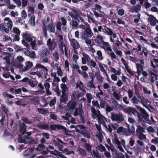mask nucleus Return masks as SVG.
Returning <instances> with one entry per match:
<instances>
[{
    "label": "nucleus",
    "mask_w": 158,
    "mask_h": 158,
    "mask_svg": "<svg viewBox=\"0 0 158 158\" xmlns=\"http://www.w3.org/2000/svg\"><path fill=\"white\" fill-rule=\"evenodd\" d=\"M113 95L114 97L118 101L120 99V97L116 92L114 91L113 93Z\"/></svg>",
    "instance_id": "obj_51"
},
{
    "label": "nucleus",
    "mask_w": 158,
    "mask_h": 158,
    "mask_svg": "<svg viewBox=\"0 0 158 158\" xmlns=\"http://www.w3.org/2000/svg\"><path fill=\"white\" fill-rule=\"evenodd\" d=\"M140 102L145 107V106H147L146 105V104H147L149 102H150V101L148 99H146L145 98H144L141 101H140Z\"/></svg>",
    "instance_id": "obj_44"
},
{
    "label": "nucleus",
    "mask_w": 158,
    "mask_h": 158,
    "mask_svg": "<svg viewBox=\"0 0 158 158\" xmlns=\"http://www.w3.org/2000/svg\"><path fill=\"white\" fill-rule=\"evenodd\" d=\"M42 136L43 138L40 140V142L41 143H46V139L48 140L50 138V135L48 133H43L42 134Z\"/></svg>",
    "instance_id": "obj_13"
},
{
    "label": "nucleus",
    "mask_w": 158,
    "mask_h": 158,
    "mask_svg": "<svg viewBox=\"0 0 158 158\" xmlns=\"http://www.w3.org/2000/svg\"><path fill=\"white\" fill-rule=\"evenodd\" d=\"M150 119L151 120H150L149 118H148L149 121L150 122L149 123L147 122V124L149 125H152L155 124L156 123V121L154 120L153 117L152 116H151L150 117Z\"/></svg>",
    "instance_id": "obj_39"
},
{
    "label": "nucleus",
    "mask_w": 158,
    "mask_h": 158,
    "mask_svg": "<svg viewBox=\"0 0 158 158\" xmlns=\"http://www.w3.org/2000/svg\"><path fill=\"white\" fill-rule=\"evenodd\" d=\"M37 110L40 114H45L47 113L46 110L43 108H37Z\"/></svg>",
    "instance_id": "obj_43"
},
{
    "label": "nucleus",
    "mask_w": 158,
    "mask_h": 158,
    "mask_svg": "<svg viewBox=\"0 0 158 158\" xmlns=\"http://www.w3.org/2000/svg\"><path fill=\"white\" fill-rule=\"evenodd\" d=\"M53 56L56 61H57L59 59V55L57 52H55L53 54Z\"/></svg>",
    "instance_id": "obj_54"
},
{
    "label": "nucleus",
    "mask_w": 158,
    "mask_h": 158,
    "mask_svg": "<svg viewBox=\"0 0 158 158\" xmlns=\"http://www.w3.org/2000/svg\"><path fill=\"white\" fill-rule=\"evenodd\" d=\"M141 5L140 4H138L135 6H133L132 8V11L137 13L140 10Z\"/></svg>",
    "instance_id": "obj_23"
},
{
    "label": "nucleus",
    "mask_w": 158,
    "mask_h": 158,
    "mask_svg": "<svg viewBox=\"0 0 158 158\" xmlns=\"http://www.w3.org/2000/svg\"><path fill=\"white\" fill-rule=\"evenodd\" d=\"M74 12V19L75 20H78V18L81 15V12H77L75 10H73Z\"/></svg>",
    "instance_id": "obj_35"
},
{
    "label": "nucleus",
    "mask_w": 158,
    "mask_h": 158,
    "mask_svg": "<svg viewBox=\"0 0 158 158\" xmlns=\"http://www.w3.org/2000/svg\"><path fill=\"white\" fill-rule=\"evenodd\" d=\"M25 134L27 135H23V138L20 136V135H19V138L18 140V142L19 143H24L25 144L27 143V139H29L30 138L29 136L31 135L32 134V133L31 131L29 132H26Z\"/></svg>",
    "instance_id": "obj_6"
},
{
    "label": "nucleus",
    "mask_w": 158,
    "mask_h": 158,
    "mask_svg": "<svg viewBox=\"0 0 158 158\" xmlns=\"http://www.w3.org/2000/svg\"><path fill=\"white\" fill-rule=\"evenodd\" d=\"M64 152L66 154L69 155L70 154H74V152L73 151H69L67 148H65L64 150Z\"/></svg>",
    "instance_id": "obj_59"
},
{
    "label": "nucleus",
    "mask_w": 158,
    "mask_h": 158,
    "mask_svg": "<svg viewBox=\"0 0 158 158\" xmlns=\"http://www.w3.org/2000/svg\"><path fill=\"white\" fill-rule=\"evenodd\" d=\"M21 15L23 19H25L27 17V13L24 10H23L22 11Z\"/></svg>",
    "instance_id": "obj_64"
},
{
    "label": "nucleus",
    "mask_w": 158,
    "mask_h": 158,
    "mask_svg": "<svg viewBox=\"0 0 158 158\" xmlns=\"http://www.w3.org/2000/svg\"><path fill=\"white\" fill-rule=\"evenodd\" d=\"M132 99V102L134 104H138L140 102V100L138 99L135 96H134Z\"/></svg>",
    "instance_id": "obj_50"
},
{
    "label": "nucleus",
    "mask_w": 158,
    "mask_h": 158,
    "mask_svg": "<svg viewBox=\"0 0 158 158\" xmlns=\"http://www.w3.org/2000/svg\"><path fill=\"white\" fill-rule=\"evenodd\" d=\"M25 64H26V66L24 67L23 69V72L27 71L28 69H31L33 66L32 63L30 61L26 62Z\"/></svg>",
    "instance_id": "obj_17"
},
{
    "label": "nucleus",
    "mask_w": 158,
    "mask_h": 158,
    "mask_svg": "<svg viewBox=\"0 0 158 158\" xmlns=\"http://www.w3.org/2000/svg\"><path fill=\"white\" fill-rule=\"evenodd\" d=\"M136 131L138 134L144 132V129L140 125H138L137 127Z\"/></svg>",
    "instance_id": "obj_25"
},
{
    "label": "nucleus",
    "mask_w": 158,
    "mask_h": 158,
    "mask_svg": "<svg viewBox=\"0 0 158 158\" xmlns=\"http://www.w3.org/2000/svg\"><path fill=\"white\" fill-rule=\"evenodd\" d=\"M22 120L24 122L29 124H31L33 123V122L32 121L29 120L27 117H25L22 119Z\"/></svg>",
    "instance_id": "obj_37"
},
{
    "label": "nucleus",
    "mask_w": 158,
    "mask_h": 158,
    "mask_svg": "<svg viewBox=\"0 0 158 158\" xmlns=\"http://www.w3.org/2000/svg\"><path fill=\"white\" fill-rule=\"evenodd\" d=\"M103 37L100 35H98L96 38L94 39V41L96 45L98 46H100L102 44L103 46L101 47L105 51H106L108 54L110 55L111 58L116 59L117 56L115 55L114 52L112 51V50L109 43L108 42H106L103 40Z\"/></svg>",
    "instance_id": "obj_1"
},
{
    "label": "nucleus",
    "mask_w": 158,
    "mask_h": 158,
    "mask_svg": "<svg viewBox=\"0 0 158 158\" xmlns=\"http://www.w3.org/2000/svg\"><path fill=\"white\" fill-rule=\"evenodd\" d=\"M116 54L119 56L122 57V52L121 51L118 50L117 49H116L115 50H114Z\"/></svg>",
    "instance_id": "obj_56"
},
{
    "label": "nucleus",
    "mask_w": 158,
    "mask_h": 158,
    "mask_svg": "<svg viewBox=\"0 0 158 158\" xmlns=\"http://www.w3.org/2000/svg\"><path fill=\"white\" fill-rule=\"evenodd\" d=\"M91 112L93 114L92 117L94 118H96V116L98 118V123H102L103 125H105V122L107 121V119L102 114L98 115L97 113V111L94 107L91 108Z\"/></svg>",
    "instance_id": "obj_3"
},
{
    "label": "nucleus",
    "mask_w": 158,
    "mask_h": 158,
    "mask_svg": "<svg viewBox=\"0 0 158 158\" xmlns=\"http://www.w3.org/2000/svg\"><path fill=\"white\" fill-rule=\"evenodd\" d=\"M56 29L59 31H60L61 30V23L60 22H58L56 24Z\"/></svg>",
    "instance_id": "obj_53"
},
{
    "label": "nucleus",
    "mask_w": 158,
    "mask_h": 158,
    "mask_svg": "<svg viewBox=\"0 0 158 158\" xmlns=\"http://www.w3.org/2000/svg\"><path fill=\"white\" fill-rule=\"evenodd\" d=\"M4 59L6 60V63L8 65H10V57L9 56H6L4 57Z\"/></svg>",
    "instance_id": "obj_62"
},
{
    "label": "nucleus",
    "mask_w": 158,
    "mask_h": 158,
    "mask_svg": "<svg viewBox=\"0 0 158 158\" xmlns=\"http://www.w3.org/2000/svg\"><path fill=\"white\" fill-rule=\"evenodd\" d=\"M136 107L137 109L140 111V112H138L137 114L138 122L145 127L147 126L146 123H147V122H150L148 120L149 115L144 109L140 107L139 106H137Z\"/></svg>",
    "instance_id": "obj_2"
},
{
    "label": "nucleus",
    "mask_w": 158,
    "mask_h": 158,
    "mask_svg": "<svg viewBox=\"0 0 158 158\" xmlns=\"http://www.w3.org/2000/svg\"><path fill=\"white\" fill-rule=\"evenodd\" d=\"M2 111L6 114H7L8 112L9 111L7 108H6V106L3 105L2 106Z\"/></svg>",
    "instance_id": "obj_60"
},
{
    "label": "nucleus",
    "mask_w": 158,
    "mask_h": 158,
    "mask_svg": "<svg viewBox=\"0 0 158 158\" xmlns=\"http://www.w3.org/2000/svg\"><path fill=\"white\" fill-rule=\"evenodd\" d=\"M28 83L31 87L34 88L38 84V82H34V81L32 80L31 79H30Z\"/></svg>",
    "instance_id": "obj_32"
},
{
    "label": "nucleus",
    "mask_w": 158,
    "mask_h": 158,
    "mask_svg": "<svg viewBox=\"0 0 158 158\" xmlns=\"http://www.w3.org/2000/svg\"><path fill=\"white\" fill-rule=\"evenodd\" d=\"M44 143H41L38 144L37 147L35 149L38 151H41L44 149L45 147V146L44 144Z\"/></svg>",
    "instance_id": "obj_30"
},
{
    "label": "nucleus",
    "mask_w": 158,
    "mask_h": 158,
    "mask_svg": "<svg viewBox=\"0 0 158 158\" xmlns=\"http://www.w3.org/2000/svg\"><path fill=\"white\" fill-rule=\"evenodd\" d=\"M30 101L31 104H34L35 105H38L40 102L39 98L36 97H34L31 98V99Z\"/></svg>",
    "instance_id": "obj_20"
},
{
    "label": "nucleus",
    "mask_w": 158,
    "mask_h": 158,
    "mask_svg": "<svg viewBox=\"0 0 158 158\" xmlns=\"http://www.w3.org/2000/svg\"><path fill=\"white\" fill-rule=\"evenodd\" d=\"M64 46V52L65 53V55L67 56V52L66 50V47L65 46V44H64L63 42H61L60 43V47L61 51L62 52L63 51V48Z\"/></svg>",
    "instance_id": "obj_28"
},
{
    "label": "nucleus",
    "mask_w": 158,
    "mask_h": 158,
    "mask_svg": "<svg viewBox=\"0 0 158 158\" xmlns=\"http://www.w3.org/2000/svg\"><path fill=\"white\" fill-rule=\"evenodd\" d=\"M37 44H36V46H35V48H36V49L35 50H37V45H38L39 46H40L41 45H43V41L42 40H37Z\"/></svg>",
    "instance_id": "obj_58"
},
{
    "label": "nucleus",
    "mask_w": 158,
    "mask_h": 158,
    "mask_svg": "<svg viewBox=\"0 0 158 158\" xmlns=\"http://www.w3.org/2000/svg\"><path fill=\"white\" fill-rule=\"evenodd\" d=\"M26 40L27 41L31 42L30 44L32 48L33 49L35 50V46H36V38L34 36H31V35H29L28 36L25 38Z\"/></svg>",
    "instance_id": "obj_7"
},
{
    "label": "nucleus",
    "mask_w": 158,
    "mask_h": 158,
    "mask_svg": "<svg viewBox=\"0 0 158 158\" xmlns=\"http://www.w3.org/2000/svg\"><path fill=\"white\" fill-rule=\"evenodd\" d=\"M50 54L49 51L46 48H44L40 52L39 55L42 57H47Z\"/></svg>",
    "instance_id": "obj_10"
},
{
    "label": "nucleus",
    "mask_w": 158,
    "mask_h": 158,
    "mask_svg": "<svg viewBox=\"0 0 158 158\" xmlns=\"http://www.w3.org/2000/svg\"><path fill=\"white\" fill-rule=\"evenodd\" d=\"M43 32L44 35V36L45 37H48V34L47 32V27L46 26V23H43Z\"/></svg>",
    "instance_id": "obj_27"
},
{
    "label": "nucleus",
    "mask_w": 158,
    "mask_h": 158,
    "mask_svg": "<svg viewBox=\"0 0 158 158\" xmlns=\"http://www.w3.org/2000/svg\"><path fill=\"white\" fill-rule=\"evenodd\" d=\"M13 31L14 33L16 35H20L21 31L17 27H14Z\"/></svg>",
    "instance_id": "obj_52"
},
{
    "label": "nucleus",
    "mask_w": 158,
    "mask_h": 158,
    "mask_svg": "<svg viewBox=\"0 0 158 158\" xmlns=\"http://www.w3.org/2000/svg\"><path fill=\"white\" fill-rule=\"evenodd\" d=\"M54 91L56 92V94L58 96H59L60 95V91L59 87L58 86L56 87L55 89L54 90Z\"/></svg>",
    "instance_id": "obj_63"
},
{
    "label": "nucleus",
    "mask_w": 158,
    "mask_h": 158,
    "mask_svg": "<svg viewBox=\"0 0 158 158\" xmlns=\"http://www.w3.org/2000/svg\"><path fill=\"white\" fill-rule=\"evenodd\" d=\"M79 153L82 156H85L86 155V153L85 151L82 148H79L78 150Z\"/></svg>",
    "instance_id": "obj_42"
},
{
    "label": "nucleus",
    "mask_w": 158,
    "mask_h": 158,
    "mask_svg": "<svg viewBox=\"0 0 158 158\" xmlns=\"http://www.w3.org/2000/svg\"><path fill=\"white\" fill-rule=\"evenodd\" d=\"M1 116H2V118L0 120V122L1 124L2 125L4 126V121L5 120V116L4 114H1Z\"/></svg>",
    "instance_id": "obj_48"
},
{
    "label": "nucleus",
    "mask_w": 158,
    "mask_h": 158,
    "mask_svg": "<svg viewBox=\"0 0 158 158\" xmlns=\"http://www.w3.org/2000/svg\"><path fill=\"white\" fill-rule=\"evenodd\" d=\"M92 103L93 105L94 106H96L97 108H100V106L99 104L97 101L93 100L92 101Z\"/></svg>",
    "instance_id": "obj_47"
},
{
    "label": "nucleus",
    "mask_w": 158,
    "mask_h": 158,
    "mask_svg": "<svg viewBox=\"0 0 158 158\" xmlns=\"http://www.w3.org/2000/svg\"><path fill=\"white\" fill-rule=\"evenodd\" d=\"M84 57H82V63L83 64H85L86 63V60H88L89 58V56L86 54H85L83 55Z\"/></svg>",
    "instance_id": "obj_31"
},
{
    "label": "nucleus",
    "mask_w": 158,
    "mask_h": 158,
    "mask_svg": "<svg viewBox=\"0 0 158 158\" xmlns=\"http://www.w3.org/2000/svg\"><path fill=\"white\" fill-rule=\"evenodd\" d=\"M47 45L49 49L51 51L55 50L57 46V44L55 40L53 39L52 40L50 38H49L47 41Z\"/></svg>",
    "instance_id": "obj_4"
},
{
    "label": "nucleus",
    "mask_w": 158,
    "mask_h": 158,
    "mask_svg": "<svg viewBox=\"0 0 158 158\" xmlns=\"http://www.w3.org/2000/svg\"><path fill=\"white\" fill-rule=\"evenodd\" d=\"M86 96L87 97L88 102H91V100L93 98L92 97L91 94L90 93H88L86 94Z\"/></svg>",
    "instance_id": "obj_57"
},
{
    "label": "nucleus",
    "mask_w": 158,
    "mask_h": 158,
    "mask_svg": "<svg viewBox=\"0 0 158 158\" xmlns=\"http://www.w3.org/2000/svg\"><path fill=\"white\" fill-rule=\"evenodd\" d=\"M156 74L153 72L151 70L148 72V76L150 78V81L151 83H153L155 81V76Z\"/></svg>",
    "instance_id": "obj_15"
},
{
    "label": "nucleus",
    "mask_w": 158,
    "mask_h": 158,
    "mask_svg": "<svg viewBox=\"0 0 158 158\" xmlns=\"http://www.w3.org/2000/svg\"><path fill=\"white\" fill-rule=\"evenodd\" d=\"M77 105L76 102L73 100H71L69 101L67 106L70 111L74 110Z\"/></svg>",
    "instance_id": "obj_11"
},
{
    "label": "nucleus",
    "mask_w": 158,
    "mask_h": 158,
    "mask_svg": "<svg viewBox=\"0 0 158 158\" xmlns=\"http://www.w3.org/2000/svg\"><path fill=\"white\" fill-rule=\"evenodd\" d=\"M17 60L18 61L19 63L23 62L24 59L23 58L20 56H19L17 57Z\"/></svg>",
    "instance_id": "obj_49"
},
{
    "label": "nucleus",
    "mask_w": 158,
    "mask_h": 158,
    "mask_svg": "<svg viewBox=\"0 0 158 158\" xmlns=\"http://www.w3.org/2000/svg\"><path fill=\"white\" fill-rule=\"evenodd\" d=\"M29 22L30 23L31 25L32 26L35 25V17L33 16L31 17L29 20Z\"/></svg>",
    "instance_id": "obj_41"
},
{
    "label": "nucleus",
    "mask_w": 158,
    "mask_h": 158,
    "mask_svg": "<svg viewBox=\"0 0 158 158\" xmlns=\"http://www.w3.org/2000/svg\"><path fill=\"white\" fill-rule=\"evenodd\" d=\"M35 68H42L44 69L46 72L48 71V69L46 67L44 66V65H41L40 64H37L35 66Z\"/></svg>",
    "instance_id": "obj_40"
},
{
    "label": "nucleus",
    "mask_w": 158,
    "mask_h": 158,
    "mask_svg": "<svg viewBox=\"0 0 158 158\" xmlns=\"http://www.w3.org/2000/svg\"><path fill=\"white\" fill-rule=\"evenodd\" d=\"M151 15H150V18H148V21L150 23L151 25L152 26H155L156 25V22H155L154 19L151 16Z\"/></svg>",
    "instance_id": "obj_22"
},
{
    "label": "nucleus",
    "mask_w": 158,
    "mask_h": 158,
    "mask_svg": "<svg viewBox=\"0 0 158 158\" xmlns=\"http://www.w3.org/2000/svg\"><path fill=\"white\" fill-rule=\"evenodd\" d=\"M38 127L41 129H44L49 130L50 129L49 126L46 124H37Z\"/></svg>",
    "instance_id": "obj_19"
},
{
    "label": "nucleus",
    "mask_w": 158,
    "mask_h": 158,
    "mask_svg": "<svg viewBox=\"0 0 158 158\" xmlns=\"http://www.w3.org/2000/svg\"><path fill=\"white\" fill-rule=\"evenodd\" d=\"M111 118L112 121H117L118 122H121L124 120L122 114H113L111 115Z\"/></svg>",
    "instance_id": "obj_8"
},
{
    "label": "nucleus",
    "mask_w": 158,
    "mask_h": 158,
    "mask_svg": "<svg viewBox=\"0 0 158 158\" xmlns=\"http://www.w3.org/2000/svg\"><path fill=\"white\" fill-rule=\"evenodd\" d=\"M93 154L94 156L93 158H101V156L99 155L98 152H96L94 150L93 151Z\"/></svg>",
    "instance_id": "obj_45"
},
{
    "label": "nucleus",
    "mask_w": 158,
    "mask_h": 158,
    "mask_svg": "<svg viewBox=\"0 0 158 158\" xmlns=\"http://www.w3.org/2000/svg\"><path fill=\"white\" fill-rule=\"evenodd\" d=\"M85 32L88 35H89V36L90 38L93 35V33L90 30V29L88 27L86 28L85 30Z\"/></svg>",
    "instance_id": "obj_29"
},
{
    "label": "nucleus",
    "mask_w": 158,
    "mask_h": 158,
    "mask_svg": "<svg viewBox=\"0 0 158 158\" xmlns=\"http://www.w3.org/2000/svg\"><path fill=\"white\" fill-rule=\"evenodd\" d=\"M71 44L73 49H78L80 45L77 41L75 39H73L70 41Z\"/></svg>",
    "instance_id": "obj_16"
},
{
    "label": "nucleus",
    "mask_w": 158,
    "mask_h": 158,
    "mask_svg": "<svg viewBox=\"0 0 158 158\" xmlns=\"http://www.w3.org/2000/svg\"><path fill=\"white\" fill-rule=\"evenodd\" d=\"M125 112L127 113L130 114H133L135 115L136 114H138V111L136 110L135 108L131 107H129L124 110Z\"/></svg>",
    "instance_id": "obj_9"
},
{
    "label": "nucleus",
    "mask_w": 158,
    "mask_h": 158,
    "mask_svg": "<svg viewBox=\"0 0 158 158\" xmlns=\"http://www.w3.org/2000/svg\"><path fill=\"white\" fill-rule=\"evenodd\" d=\"M98 65H99V68L100 69L101 71L102 72H103L106 75V77H108V74L105 71L104 68L103 67V66H102V65L101 64L99 63Z\"/></svg>",
    "instance_id": "obj_36"
},
{
    "label": "nucleus",
    "mask_w": 158,
    "mask_h": 158,
    "mask_svg": "<svg viewBox=\"0 0 158 158\" xmlns=\"http://www.w3.org/2000/svg\"><path fill=\"white\" fill-rule=\"evenodd\" d=\"M84 147H85L86 150L88 152H89L91 150L92 146L89 144L86 143L85 144Z\"/></svg>",
    "instance_id": "obj_46"
},
{
    "label": "nucleus",
    "mask_w": 158,
    "mask_h": 158,
    "mask_svg": "<svg viewBox=\"0 0 158 158\" xmlns=\"http://www.w3.org/2000/svg\"><path fill=\"white\" fill-rule=\"evenodd\" d=\"M105 32H106V34H107L108 35H110L111 36L113 34V31L111 30V29H110L108 27H106V29H104Z\"/></svg>",
    "instance_id": "obj_33"
},
{
    "label": "nucleus",
    "mask_w": 158,
    "mask_h": 158,
    "mask_svg": "<svg viewBox=\"0 0 158 158\" xmlns=\"http://www.w3.org/2000/svg\"><path fill=\"white\" fill-rule=\"evenodd\" d=\"M48 152H49L50 153L52 154H54V153L53 151H50L48 149L47 150H44L42 152V154L44 155H46L48 153Z\"/></svg>",
    "instance_id": "obj_61"
},
{
    "label": "nucleus",
    "mask_w": 158,
    "mask_h": 158,
    "mask_svg": "<svg viewBox=\"0 0 158 158\" xmlns=\"http://www.w3.org/2000/svg\"><path fill=\"white\" fill-rule=\"evenodd\" d=\"M19 132L20 134H22V135L20 136H23L25 134V133L27 131V126L24 123H20L19 125Z\"/></svg>",
    "instance_id": "obj_12"
},
{
    "label": "nucleus",
    "mask_w": 158,
    "mask_h": 158,
    "mask_svg": "<svg viewBox=\"0 0 158 158\" xmlns=\"http://www.w3.org/2000/svg\"><path fill=\"white\" fill-rule=\"evenodd\" d=\"M75 20L74 19H73L71 22H70V24L73 27L77 28L78 26V23L77 21Z\"/></svg>",
    "instance_id": "obj_26"
},
{
    "label": "nucleus",
    "mask_w": 158,
    "mask_h": 158,
    "mask_svg": "<svg viewBox=\"0 0 158 158\" xmlns=\"http://www.w3.org/2000/svg\"><path fill=\"white\" fill-rule=\"evenodd\" d=\"M97 54L98 55L97 58L98 59L100 60H102L103 59V58L102 55V53L100 50H98L97 52Z\"/></svg>",
    "instance_id": "obj_34"
},
{
    "label": "nucleus",
    "mask_w": 158,
    "mask_h": 158,
    "mask_svg": "<svg viewBox=\"0 0 158 158\" xmlns=\"http://www.w3.org/2000/svg\"><path fill=\"white\" fill-rule=\"evenodd\" d=\"M49 126L50 129L51 131L55 130L56 129L59 130L62 129L64 131L66 135H68V132L66 127L60 125L51 124Z\"/></svg>",
    "instance_id": "obj_5"
},
{
    "label": "nucleus",
    "mask_w": 158,
    "mask_h": 158,
    "mask_svg": "<svg viewBox=\"0 0 158 158\" xmlns=\"http://www.w3.org/2000/svg\"><path fill=\"white\" fill-rule=\"evenodd\" d=\"M83 85V83L81 81H80L79 82V84H78V83L77 84L76 88H79L80 89L82 90Z\"/></svg>",
    "instance_id": "obj_55"
},
{
    "label": "nucleus",
    "mask_w": 158,
    "mask_h": 158,
    "mask_svg": "<svg viewBox=\"0 0 158 158\" xmlns=\"http://www.w3.org/2000/svg\"><path fill=\"white\" fill-rule=\"evenodd\" d=\"M48 27L50 32L54 33H55V26L53 23H50L48 25Z\"/></svg>",
    "instance_id": "obj_21"
},
{
    "label": "nucleus",
    "mask_w": 158,
    "mask_h": 158,
    "mask_svg": "<svg viewBox=\"0 0 158 158\" xmlns=\"http://www.w3.org/2000/svg\"><path fill=\"white\" fill-rule=\"evenodd\" d=\"M24 53L26 55L32 58H34L35 56V54L34 51L31 52L27 49L25 50V51L24 52Z\"/></svg>",
    "instance_id": "obj_18"
},
{
    "label": "nucleus",
    "mask_w": 158,
    "mask_h": 158,
    "mask_svg": "<svg viewBox=\"0 0 158 158\" xmlns=\"http://www.w3.org/2000/svg\"><path fill=\"white\" fill-rule=\"evenodd\" d=\"M136 67L137 69V73L139 74L141 73V71L143 70V66L141 65V64L137 63L136 64Z\"/></svg>",
    "instance_id": "obj_24"
},
{
    "label": "nucleus",
    "mask_w": 158,
    "mask_h": 158,
    "mask_svg": "<svg viewBox=\"0 0 158 158\" xmlns=\"http://www.w3.org/2000/svg\"><path fill=\"white\" fill-rule=\"evenodd\" d=\"M60 87L62 89V94L61 97L63 98L65 96L66 92L67 90L68 89V88L66 84L64 83H62L61 84Z\"/></svg>",
    "instance_id": "obj_14"
},
{
    "label": "nucleus",
    "mask_w": 158,
    "mask_h": 158,
    "mask_svg": "<svg viewBox=\"0 0 158 158\" xmlns=\"http://www.w3.org/2000/svg\"><path fill=\"white\" fill-rule=\"evenodd\" d=\"M56 98L55 97L50 101L49 104L50 107H52L53 106H54L56 103Z\"/></svg>",
    "instance_id": "obj_38"
}]
</instances>
